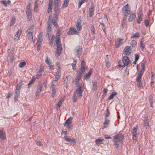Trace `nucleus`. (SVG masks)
I'll return each mask as SVG.
<instances>
[{
	"mask_svg": "<svg viewBox=\"0 0 155 155\" xmlns=\"http://www.w3.org/2000/svg\"><path fill=\"white\" fill-rule=\"evenodd\" d=\"M135 56V61H137L139 59V55L138 54H135L134 55Z\"/></svg>",
	"mask_w": 155,
	"mask_h": 155,
	"instance_id": "59",
	"label": "nucleus"
},
{
	"mask_svg": "<svg viewBox=\"0 0 155 155\" xmlns=\"http://www.w3.org/2000/svg\"><path fill=\"white\" fill-rule=\"evenodd\" d=\"M37 145L39 146H41L42 145V143L40 141H35Z\"/></svg>",
	"mask_w": 155,
	"mask_h": 155,
	"instance_id": "64",
	"label": "nucleus"
},
{
	"mask_svg": "<svg viewBox=\"0 0 155 155\" xmlns=\"http://www.w3.org/2000/svg\"><path fill=\"white\" fill-rule=\"evenodd\" d=\"M39 0H35V6L34 7V9L35 11L36 10H37L38 6V1Z\"/></svg>",
	"mask_w": 155,
	"mask_h": 155,
	"instance_id": "50",
	"label": "nucleus"
},
{
	"mask_svg": "<svg viewBox=\"0 0 155 155\" xmlns=\"http://www.w3.org/2000/svg\"><path fill=\"white\" fill-rule=\"evenodd\" d=\"M21 31L20 30H18L16 34L15 35V36L16 37V38H19V37L21 35Z\"/></svg>",
	"mask_w": 155,
	"mask_h": 155,
	"instance_id": "48",
	"label": "nucleus"
},
{
	"mask_svg": "<svg viewBox=\"0 0 155 155\" xmlns=\"http://www.w3.org/2000/svg\"><path fill=\"white\" fill-rule=\"evenodd\" d=\"M34 25H31L26 31V35L28 39L30 41H33V32L34 30Z\"/></svg>",
	"mask_w": 155,
	"mask_h": 155,
	"instance_id": "2",
	"label": "nucleus"
},
{
	"mask_svg": "<svg viewBox=\"0 0 155 155\" xmlns=\"http://www.w3.org/2000/svg\"><path fill=\"white\" fill-rule=\"evenodd\" d=\"M54 86V84L53 83H52L51 84L50 87V89L52 93H56V91L55 89Z\"/></svg>",
	"mask_w": 155,
	"mask_h": 155,
	"instance_id": "32",
	"label": "nucleus"
},
{
	"mask_svg": "<svg viewBox=\"0 0 155 155\" xmlns=\"http://www.w3.org/2000/svg\"><path fill=\"white\" fill-rule=\"evenodd\" d=\"M5 137V132L1 130H0V138L2 140H4Z\"/></svg>",
	"mask_w": 155,
	"mask_h": 155,
	"instance_id": "27",
	"label": "nucleus"
},
{
	"mask_svg": "<svg viewBox=\"0 0 155 155\" xmlns=\"http://www.w3.org/2000/svg\"><path fill=\"white\" fill-rule=\"evenodd\" d=\"M26 14L28 17L27 20H30L31 19L32 17L31 11H27Z\"/></svg>",
	"mask_w": 155,
	"mask_h": 155,
	"instance_id": "29",
	"label": "nucleus"
},
{
	"mask_svg": "<svg viewBox=\"0 0 155 155\" xmlns=\"http://www.w3.org/2000/svg\"><path fill=\"white\" fill-rule=\"evenodd\" d=\"M138 126L137 125L135 127H134L133 129V131L132 133V139L133 140V143H135L137 141L136 135L137 134V129Z\"/></svg>",
	"mask_w": 155,
	"mask_h": 155,
	"instance_id": "4",
	"label": "nucleus"
},
{
	"mask_svg": "<svg viewBox=\"0 0 155 155\" xmlns=\"http://www.w3.org/2000/svg\"><path fill=\"white\" fill-rule=\"evenodd\" d=\"M81 67L85 68V63L84 61H81Z\"/></svg>",
	"mask_w": 155,
	"mask_h": 155,
	"instance_id": "63",
	"label": "nucleus"
},
{
	"mask_svg": "<svg viewBox=\"0 0 155 155\" xmlns=\"http://www.w3.org/2000/svg\"><path fill=\"white\" fill-rule=\"evenodd\" d=\"M42 85L40 84L38 85V88L37 89V91L35 93V95L37 96L38 95V94L40 93V92L42 90Z\"/></svg>",
	"mask_w": 155,
	"mask_h": 155,
	"instance_id": "16",
	"label": "nucleus"
},
{
	"mask_svg": "<svg viewBox=\"0 0 155 155\" xmlns=\"http://www.w3.org/2000/svg\"><path fill=\"white\" fill-rule=\"evenodd\" d=\"M104 140L103 139H98L96 140L95 143L97 145H99L102 144V141Z\"/></svg>",
	"mask_w": 155,
	"mask_h": 155,
	"instance_id": "31",
	"label": "nucleus"
},
{
	"mask_svg": "<svg viewBox=\"0 0 155 155\" xmlns=\"http://www.w3.org/2000/svg\"><path fill=\"white\" fill-rule=\"evenodd\" d=\"M123 39L120 38H117V41H116L115 43V47L117 48L120 46L121 43Z\"/></svg>",
	"mask_w": 155,
	"mask_h": 155,
	"instance_id": "18",
	"label": "nucleus"
},
{
	"mask_svg": "<svg viewBox=\"0 0 155 155\" xmlns=\"http://www.w3.org/2000/svg\"><path fill=\"white\" fill-rule=\"evenodd\" d=\"M8 57H9V58H10V62L11 63H12L13 62V61L14 59V55L13 54H11L10 56H9Z\"/></svg>",
	"mask_w": 155,
	"mask_h": 155,
	"instance_id": "49",
	"label": "nucleus"
},
{
	"mask_svg": "<svg viewBox=\"0 0 155 155\" xmlns=\"http://www.w3.org/2000/svg\"><path fill=\"white\" fill-rule=\"evenodd\" d=\"M131 47L130 46H127L124 49L125 54L126 55H129L131 52Z\"/></svg>",
	"mask_w": 155,
	"mask_h": 155,
	"instance_id": "12",
	"label": "nucleus"
},
{
	"mask_svg": "<svg viewBox=\"0 0 155 155\" xmlns=\"http://www.w3.org/2000/svg\"><path fill=\"white\" fill-rule=\"evenodd\" d=\"M26 64V62H21L19 64V67L21 68H22L25 66Z\"/></svg>",
	"mask_w": 155,
	"mask_h": 155,
	"instance_id": "53",
	"label": "nucleus"
},
{
	"mask_svg": "<svg viewBox=\"0 0 155 155\" xmlns=\"http://www.w3.org/2000/svg\"><path fill=\"white\" fill-rule=\"evenodd\" d=\"M124 136L121 133H118L115 135L113 137V141L114 143L116 144L122 143L124 139Z\"/></svg>",
	"mask_w": 155,
	"mask_h": 155,
	"instance_id": "1",
	"label": "nucleus"
},
{
	"mask_svg": "<svg viewBox=\"0 0 155 155\" xmlns=\"http://www.w3.org/2000/svg\"><path fill=\"white\" fill-rule=\"evenodd\" d=\"M82 51V48L80 46L76 47L74 50L75 56L78 58H79L81 55Z\"/></svg>",
	"mask_w": 155,
	"mask_h": 155,
	"instance_id": "6",
	"label": "nucleus"
},
{
	"mask_svg": "<svg viewBox=\"0 0 155 155\" xmlns=\"http://www.w3.org/2000/svg\"><path fill=\"white\" fill-rule=\"evenodd\" d=\"M143 40L142 41L141 40V41H140V48L143 51V49L145 47V45L144 43H143Z\"/></svg>",
	"mask_w": 155,
	"mask_h": 155,
	"instance_id": "33",
	"label": "nucleus"
},
{
	"mask_svg": "<svg viewBox=\"0 0 155 155\" xmlns=\"http://www.w3.org/2000/svg\"><path fill=\"white\" fill-rule=\"evenodd\" d=\"M138 19L137 20V22L138 24H140L141 21L142 19V14L141 12L140 11L137 13Z\"/></svg>",
	"mask_w": 155,
	"mask_h": 155,
	"instance_id": "17",
	"label": "nucleus"
},
{
	"mask_svg": "<svg viewBox=\"0 0 155 155\" xmlns=\"http://www.w3.org/2000/svg\"><path fill=\"white\" fill-rule=\"evenodd\" d=\"M129 17L128 21L129 22L132 21L133 20H134L136 17V15L135 14L131 13Z\"/></svg>",
	"mask_w": 155,
	"mask_h": 155,
	"instance_id": "22",
	"label": "nucleus"
},
{
	"mask_svg": "<svg viewBox=\"0 0 155 155\" xmlns=\"http://www.w3.org/2000/svg\"><path fill=\"white\" fill-rule=\"evenodd\" d=\"M82 75L83 74H81V73H79L77 76V78L76 79H77V80H78V81H79Z\"/></svg>",
	"mask_w": 155,
	"mask_h": 155,
	"instance_id": "55",
	"label": "nucleus"
},
{
	"mask_svg": "<svg viewBox=\"0 0 155 155\" xmlns=\"http://www.w3.org/2000/svg\"><path fill=\"white\" fill-rule=\"evenodd\" d=\"M31 4L30 3H28L27 8L26 11H31Z\"/></svg>",
	"mask_w": 155,
	"mask_h": 155,
	"instance_id": "56",
	"label": "nucleus"
},
{
	"mask_svg": "<svg viewBox=\"0 0 155 155\" xmlns=\"http://www.w3.org/2000/svg\"><path fill=\"white\" fill-rule=\"evenodd\" d=\"M22 85V82L20 81L16 86V88L15 91L20 92V90Z\"/></svg>",
	"mask_w": 155,
	"mask_h": 155,
	"instance_id": "26",
	"label": "nucleus"
},
{
	"mask_svg": "<svg viewBox=\"0 0 155 155\" xmlns=\"http://www.w3.org/2000/svg\"><path fill=\"white\" fill-rule=\"evenodd\" d=\"M110 123V120L107 117H105L104 122V127H106V126L108 125Z\"/></svg>",
	"mask_w": 155,
	"mask_h": 155,
	"instance_id": "28",
	"label": "nucleus"
},
{
	"mask_svg": "<svg viewBox=\"0 0 155 155\" xmlns=\"http://www.w3.org/2000/svg\"><path fill=\"white\" fill-rule=\"evenodd\" d=\"M77 99V96L76 94L75 93H74L73 96V101L74 102H75Z\"/></svg>",
	"mask_w": 155,
	"mask_h": 155,
	"instance_id": "54",
	"label": "nucleus"
},
{
	"mask_svg": "<svg viewBox=\"0 0 155 155\" xmlns=\"http://www.w3.org/2000/svg\"><path fill=\"white\" fill-rule=\"evenodd\" d=\"M2 2V4L6 6H7L8 5H9V3H10L11 2L9 0H8L7 2L5 1H3Z\"/></svg>",
	"mask_w": 155,
	"mask_h": 155,
	"instance_id": "47",
	"label": "nucleus"
},
{
	"mask_svg": "<svg viewBox=\"0 0 155 155\" xmlns=\"http://www.w3.org/2000/svg\"><path fill=\"white\" fill-rule=\"evenodd\" d=\"M122 62L124 64L123 65H122L121 64H119L118 66L119 68L121 69V68H124V66L127 65L130 62V60L129 58L127 56H124L122 59Z\"/></svg>",
	"mask_w": 155,
	"mask_h": 155,
	"instance_id": "5",
	"label": "nucleus"
},
{
	"mask_svg": "<svg viewBox=\"0 0 155 155\" xmlns=\"http://www.w3.org/2000/svg\"><path fill=\"white\" fill-rule=\"evenodd\" d=\"M19 94L20 92L17 91H15L14 97V99L15 101L16 102L17 101Z\"/></svg>",
	"mask_w": 155,
	"mask_h": 155,
	"instance_id": "24",
	"label": "nucleus"
},
{
	"mask_svg": "<svg viewBox=\"0 0 155 155\" xmlns=\"http://www.w3.org/2000/svg\"><path fill=\"white\" fill-rule=\"evenodd\" d=\"M149 101L150 104H153V96L152 95L149 96Z\"/></svg>",
	"mask_w": 155,
	"mask_h": 155,
	"instance_id": "42",
	"label": "nucleus"
},
{
	"mask_svg": "<svg viewBox=\"0 0 155 155\" xmlns=\"http://www.w3.org/2000/svg\"><path fill=\"white\" fill-rule=\"evenodd\" d=\"M35 80V79L34 78H32L29 81V83L28 84V88H29L30 87V85L34 83Z\"/></svg>",
	"mask_w": 155,
	"mask_h": 155,
	"instance_id": "40",
	"label": "nucleus"
},
{
	"mask_svg": "<svg viewBox=\"0 0 155 155\" xmlns=\"http://www.w3.org/2000/svg\"><path fill=\"white\" fill-rule=\"evenodd\" d=\"M61 75V69H57V71L56 72V75L55 76H59L60 77Z\"/></svg>",
	"mask_w": 155,
	"mask_h": 155,
	"instance_id": "57",
	"label": "nucleus"
},
{
	"mask_svg": "<svg viewBox=\"0 0 155 155\" xmlns=\"http://www.w3.org/2000/svg\"><path fill=\"white\" fill-rule=\"evenodd\" d=\"M100 24L101 25V28H102V29L103 30V31L105 33V34H106V32L105 31V27L104 25V24L103 23H100Z\"/></svg>",
	"mask_w": 155,
	"mask_h": 155,
	"instance_id": "39",
	"label": "nucleus"
},
{
	"mask_svg": "<svg viewBox=\"0 0 155 155\" xmlns=\"http://www.w3.org/2000/svg\"><path fill=\"white\" fill-rule=\"evenodd\" d=\"M91 31L92 35L95 34V28L94 25H92L91 26Z\"/></svg>",
	"mask_w": 155,
	"mask_h": 155,
	"instance_id": "51",
	"label": "nucleus"
},
{
	"mask_svg": "<svg viewBox=\"0 0 155 155\" xmlns=\"http://www.w3.org/2000/svg\"><path fill=\"white\" fill-rule=\"evenodd\" d=\"M105 62L106 63V67L108 68H109L110 66V63L109 62L108 60V59H106Z\"/></svg>",
	"mask_w": 155,
	"mask_h": 155,
	"instance_id": "43",
	"label": "nucleus"
},
{
	"mask_svg": "<svg viewBox=\"0 0 155 155\" xmlns=\"http://www.w3.org/2000/svg\"><path fill=\"white\" fill-rule=\"evenodd\" d=\"M60 30L59 29L57 31V33L56 34L55 41H57V42L60 41Z\"/></svg>",
	"mask_w": 155,
	"mask_h": 155,
	"instance_id": "15",
	"label": "nucleus"
},
{
	"mask_svg": "<svg viewBox=\"0 0 155 155\" xmlns=\"http://www.w3.org/2000/svg\"><path fill=\"white\" fill-rule=\"evenodd\" d=\"M38 36V40L37 41V44H39L41 45L43 40L42 33H40Z\"/></svg>",
	"mask_w": 155,
	"mask_h": 155,
	"instance_id": "8",
	"label": "nucleus"
},
{
	"mask_svg": "<svg viewBox=\"0 0 155 155\" xmlns=\"http://www.w3.org/2000/svg\"><path fill=\"white\" fill-rule=\"evenodd\" d=\"M40 69L38 71L37 74V77H40L42 75V73L43 71H44L43 67L41 66H40Z\"/></svg>",
	"mask_w": 155,
	"mask_h": 155,
	"instance_id": "21",
	"label": "nucleus"
},
{
	"mask_svg": "<svg viewBox=\"0 0 155 155\" xmlns=\"http://www.w3.org/2000/svg\"><path fill=\"white\" fill-rule=\"evenodd\" d=\"M88 0H79V4L78 7L79 8H80L81 5L83 3L86 2Z\"/></svg>",
	"mask_w": 155,
	"mask_h": 155,
	"instance_id": "35",
	"label": "nucleus"
},
{
	"mask_svg": "<svg viewBox=\"0 0 155 155\" xmlns=\"http://www.w3.org/2000/svg\"><path fill=\"white\" fill-rule=\"evenodd\" d=\"M56 43L57 45V48L56 50H62V48L61 45V43L60 41L57 42V41H56Z\"/></svg>",
	"mask_w": 155,
	"mask_h": 155,
	"instance_id": "25",
	"label": "nucleus"
},
{
	"mask_svg": "<svg viewBox=\"0 0 155 155\" xmlns=\"http://www.w3.org/2000/svg\"><path fill=\"white\" fill-rule=\"evenodd\" d=\"M86 69V68H83L81 67L79 69V73H81V74L83 75L84 72H85Z\"/></svg>",
	"mask_w": 155,
	"mask_h": 155,
	"instance_id": "37",
	"label": "nucleus"
},
{
	"mask_svg": "<svg viewBox=\"0 0 155 155\" xmlns=\"http://www.w3.org/2000/svg\"><path fill=\"white\" fill-rule=\"evenodd\" d=\"M136 81L137 82V84L138 86H139L140 87L142 86V85L141 80H139Z\"/></svg>",
	"mask_w": 155,
	"mask_h": 155,
	"instance_id": "62",
	"label": "nucleus"
},
{
	"mask_svg": "<svg viewBox=\"0 0 155 155\" xmlns=\"http://www.w3.org/2000/svg\"><path fill=\"white\" fill-rule=\"evenodd\" d=\"M59 15V14H53V18H54V21H57V20L58 18Z\"/></svg>",
	"mask_w": 155,
	"mask_h": 155,
	"instance_id": "58",
	"label": "nucleus"
},
{
	"mask_svg": "<svg viewBox=\"0 0 155 155\" xmlns=\"http://www.w3.org/2000/svg\"><path fill=\"white\" fill-rule=\"evenodd\" d=\"M45 61L51 69H54V66L51 64V63L49 61L48 58L47 56L46 57V59L45 60Z\"/></svg>",
	"mask_w": 155,
	"mask_h": 155,
	"instance_id": "23",
	"label": "nucleus"
},
{
	"mask_svg": "<svg viewBox=\"0 0 155 155\" xmlns=\"http://www.w3.org/2000/svg\"><path fill=\"white\" fill-rule=\"evenodd\" d=\"M15 18L13 17L12 18L11 20V23L10 24V26H12L13 24H15Z\"/></svg>",
	"mask_w": 155,
	"mask_h": 155,
	"instance_id": "52",
	"label": "nucleus"
},
{
	"mask_svg": "<svg viewBox=\"0 0 155 155\" xmlns=\"http://www.w3.org/2000/svg\"><path fill=\"white\" fill-rule=\"evenodd\" d=\"M130 44L133 47H135L137 45V42L134 40H132L130 43Z\"/></svg>",
	"mask_w": 155,
	"mask_h": 155,
	"instance_id": "45",
	"label": "nucleus"
},
{
	"mask_svg": "<svg viewBox=\"0 0 155 155\" xmlns=\"http://www.w3.org/2000/svg\"><path fill=\"white\" fill-rule=\"evenodd\" d=\"M64 139L66 141L71 143H76V140L74 138H68L67 136H64Z\"/></svg>",
	"mask_w": 155,
	"mask_h": 155,
	"instance_id": "9",
	"label": "nucleus"
},
{
	"mask_svg": "<svg viewBox=\"0 0 155 155\" xmlns=\"http://www.w3.org/2000/svg\"><path fill=\"white\" fill-rule=\"evenodd\" d=\"M54 6H60L61 4H60V1L59 0H54Z\"/></svg>",
	"mask_w": 155,
	"mask_h": 155,
	"instance_id": "34",
	"label": "nucleus"
},
{
	"mask_svg": "<svg viewBox=\"0 0 155 155\" xmlns=\"http://www.w3.org/2000/svg\"><path fill=\"white\" fill-rule=\"evenodd\" d=\"M108 90L107 88H104L103 90V95L105 96L106 95Z\"/></svg>",
	"mask_w": 155,
	"mask_h": 155,
	"instance_id": "60",
	"label": "nucleus"
},
{
	"mask_svg": "<svg viewBox=\"0 0 155 155\" xmlns=\"http://www.w3.org/2000/svg\"><path fill=\"white\" fill-rule=\"evenodd\" d=\"M140 36V35L138 32H136V33L131 36V38H139Z\"/></svg>",
	"mask_w": 155,
	"mask_h": 155,
	"instance_id": "36",
	"label": "nucleus"
},
{
	"mask_svg": "<svg viewBox=\"0 0 155 155\" xmlns=\"http://www.w3.org/2000/svg\"><path fill=\"white\" fill-rule=\"evenodd\" d=\"M117 94V93L115 91H113L111 94H110V95L109 96V97L108 98V100H111L114 97V96L116 95Z\"/></svg>",
	"mask_w": 155,
	"mask_h": 155,
	"instance_id": "30",
	"label": "nucleus"
},
{
	"mask_svg": "<svg viewBox=\"0 0 155 155\" xmlns=\"http://www.w3.org/2000/svg\"><path fill=\"white\" fill-rule=\"evenodd\" d=\"M110 114V110L108 108H107L106 109V112L105 113V117H107L109 116Z\"/></svg>",
	"mask_w": 155,
	"mask_h": 155,
	"instance_id": "46",
	"label": "nucleus"
},
{
	"mask_svg": "<svg viewBox=\"0 0 155 155\" xmlns=\"http://www.w3.org/2000/svg\"><path fill=\"white\" fill-rule=\"evenodd\" d=\"M77 32V31L75 28H72L68 31V34L70 35H74Z\"/></svg>",
	"mask_w": 155,
	"mask_h": 155,
	"instance_id": "19",
	"label": "nucleus"
},
{
	"mask_svg": "<svg viewBox=\"0 0 155 155\" xmlns=\"http://www.w3.org/2000/svg\"><path fill=\"white\" fill-rule=\"evenodd\" d=\"M73 119V118L71 117H70L68 118L64 122V126H66V125L71 124L72 123V120Z\"/></svg>",
	"mask_w": 155,
	"mask_h": 155,
	"instance_id": "20",
	"label": "nucleus"
},
{
	"mask_svg": "<svg viewBox=\"0 0 155 155\" xmlns=\"http://www.w3.org/2000/svg\"><path fill=\"white\" fill-rule=\"evenodd\" d=\"M64 99L62 98L61 100H60L58 102L57 105L58 106V107L59 108L61 106V104L64 101Z\"/></svg>",
	"mask_w": 155,
	"mask_h": 155,
	"instance_id": "44",
	"label": "nucleus"
},
{
	"mask_svg": "<svg viewBox=\"0 0 155 155\" xmlns=\"http://www.w3.org/2000/svg\"><path fill=\"white\" fill-rule=\"evenodd\" d=\"M121 10L124 16H127L131 14L130 8L128 4H127L123 7L122 8Z\"/></svg>",
	"mask_w": 155,
	"mask_h": 155,
	"instance_id": "3",
	"label": "nucleus"
},
{
	"mask_svg": "<svg viewBox=\"0 0 155 155\" xmlns=\"http://www.w3.org/2000/svg\"><path fill=\"white\" fill-rule=\"evenodd\" d=\"M91 71L90 70L87 73L85 74L84 76V79L87 81L90 78L91 74Z\"/></svg>",
	"mask_w": 155,
	"mask_h": 155,
	"instance_id": "14",
	"label": "nucleus"
},
{
	"mask_svg": "<svg viewBox=\"0 0 155 155\" xmlns=\"http://www.w3.org/2000/svg\"><path fill=\"white\" fill-rule=\"evenodd\" d=\"M144 127L146 129L147 128L149 127L148 119L147 117L144 118V120L143 121Z\"/></svg>",
	"mask_w": 155,
	"mask_h": 155,
	"instance_id": "13",
	"label": "nucleus"
},
{
	"mask_svg": "<svg viewBox=\"0 0 155 155\" xmlns=\"http://www.w3.org/2000/svg\"><path fill=\"white\" fill-rule=\"evenodd\" d=\"M61 50H56V52L55 53V55L56 56H59L61 54Z\"/></svg>",
	"mask_w": 155,
	"mask_h": 155,
	"instance_id": "41",
	"label": "nucleus"
},
{
	"mask_svg": "<svg viewBox=\"0 0 155 155\" xmlns=\"http://www.w3.org/2000/svg\"><path fill=\"white\" fill-rule=\"evenodd\" d=\"M97 82L95 81L93 82L92 86V90L94 91H95L97 90Z\"/></svg>",
	"mask_w": 155,
	"mask_h": 155,
	"instance_id": "38",
	"label": "nucleus"
},
{
	"mask_svg": "<svg viewBox=\"0 0 155 155\" xmlns=\"http://www.w3.org/2000/svg\"><path fill=\"white\" fill-rule=\"evenodd\" d=\"M83 89L82 88V87L81 86H78V88L76 91L75 93L77 94V96L79 97H81L82 96V93L83 92Z\"/></svg>",
	"mask_w": 155,
	"mask_h": 155,
	"instance_id": "7",
	"label": "nucleus"
},
{
	"mask_svg": "<svg viewBox=\"0 0 155 155\" xmlns=\"http://www.w3.org/2000/svg\"><path fill=\"white\" fill-rule=\"evenodd\" d=\"M60 77L59 76H55V80L53 81L52 83H53V84L56 81H58Z\"/></svg>",
	"mask_w": 155,
	"mask_h": 155,
	"instance_id": "61",
	"label": "nucleus"
},
{
	"mask_svg": "<svg viewBox=\"0 0 155 155\" xmlns=\"http://www.w3.org/2000/svg\"><path fill=\"white\" fill-rule=\"evenodd\" d=\"M81 23V19H78L77 21L76 28L77 30L78 31H80L82 29Z\"/></svg>",
	"mask_w": 155,
	"mask_h": 155,
	"instance_id": "11",
	"label": "nucleus"
},
{
	"mask_svg": "<svg viewBox=\"0 0 155 155\" xmlns=\"http://www.w3.org/2000/svg\"><path fill=\"white\" fill-rule=\"evenodd\" d=\"M94 5L93 4H92L89 9V14L90 17H92L94 14Z\"/></svg>",
	"mask_w": 155,
	"mask_h": 155,
	"instance_id": "10",
	"label": "nucleus"
}]
</instances>
